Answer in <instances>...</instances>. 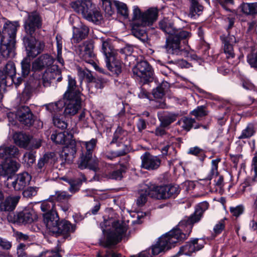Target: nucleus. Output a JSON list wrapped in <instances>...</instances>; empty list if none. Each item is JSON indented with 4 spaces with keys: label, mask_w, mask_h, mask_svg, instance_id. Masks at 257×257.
<instances>
[{
    "label": "nucleus",
    "mask_w": 257,
    "mask_h": 257,
    "mask_svg": "<svg viewBox=\"0 0 257 257\" xmlns=\"http://www.w3.org/2000/svg\"><path fill=\"white\" fill-rule=\"evenodd\" d=\"M141 167L148 170H154L158 169L161 161L158 156H153L149 153H145L141 157Z\"/></svg>",
    "instance_id": "obj_17"
},
{
    "label": "nucleus",
    "mask_w": 257,
    "mask_h": 257,
    "mask_svg": "<svg viewBox=\"0 0 257 257\" xmlns=\"http://www.w3.org/2000/svg\"><path fill=\"white\" fill-rule=\"evenodd\" d=\"M103 9L106 13L109 15H111L113 12V1L111 0H101Z\"/></svg>",
    "instance_id": "obj_56"
},
{
    "label": "nucleus",
    "mask_w": 257,
    "mask_h": 257,
    "mask_svg": "<svg viewBox=\"0 0 257 257\" xmlns=\"http://www.w3.org/2000/svg\"><path fill=\"white\" fill-rule=\"evenodd\" d=\"M169 192V185L159 186L153 187L151 194L152 198L157 199H166L170 198Z\"/></svg>",
    "instance_id": "obj_30"
},
{
    "label": "nucleus",
    "mask_w": 257,
    "mask_h": 257,
    "mask_svg": "<svg viewBox=\"0 0 257 257\" xmlns=\"http://www.w3.org/2000/svg\"><path fill=\"white\" fill-rule=\"evenodd\" d=\"M247 62L251 67L257 69V52L247 56Z\"/></svg>",
    "instance_id": "obj_62"
},
{
    "label": "nucleus",
    "mask_w": 257,
    "mask_h": 257,
    "mask_svg": "<svg viewBox=\"0 0 257 257\" xmlns=\"http://www.w3.org/2000/svg\"><path fill=\"white\" fill-rule=\"evenodd\" d=\"M28 247L24 243H20L17 246V254L18 257L24 256L27 253L25 250L27 249Z\"/></svg>",
    "instance_id": "obj_64"
},
{
    "label": "nucleus",
    "mask_w": 257,
    "mask_h": 257,
    "mask_svg": "<svg viewBox=\"0 0 257 257\" xmlns=\"http://www.w3.org/2000/svg\"><path fill=\"white\" fill-rule=\"evenodd\" d=\"M52 157L50 154H45L39 160L37 167L40 172L44 171L45 168L49 164L50 160L52 159Z\"/></svg>",
    "instance_id": "obj_48"
},
{
    "label": "nucleus",
    "mask_w": 257,
    "mask_h": 257,
    "mask_svg": "<svg viewBox=\"0 0 257 257\" xmlns=\"http://www.w3.org/2000/svg\"><path fill=\"white\" fill-rule=\"evenodd\" d=\"M16 117L22 124L27 126L31 125L34 122L33 114L26 106H21L18 108Z\"/></svg>",
    "instance_id": "obj_20"
},
{
    "label": "nucleus",
    "mask_w": 257,
    "mask_h": 257,
    "mask_svg": "<svg viewBox=\"0 0 257 257\" xmlns=\"http://www.w3.org/2000/svg\"><path fill=\"white\" fill-rule=\"evenodd\" d=\"M55 79H57L58 82L61 81V71L57 65H53L47 68L43 73L42 78V83L44 87H48L50 86L52 81Z\"/></svg>",
    "instance_id": "obj_13"
},
{
    "label": "nucleus",
    "mask_w": 257,
    "mask_h": 257,
    "mask_svg": "<svg viewBox=\"0 0 257 257\" xmlns=\"http://www.w3.org/2000/svg\"><path fill=\"white\" fill-rule=\"evenodd\" d=\"M191 7L190 8V12L189 16L191 18H195L196 16H199L202 13L203 7L200 5L198 0H191Z\"/></svg>",
    "instance_id": "obj_40"
},
{
    "label": "nucleus",
    "mask_w": 257,
    "mask_h": 257,
    "mask_svg": "<svg viewBox=\"0 0 257 257\" xmlns=\"http://www.w3.org/2000/svg\"><path fill=\"white\" fill-rule=\"evenodd\" d=\"M55 59L51 55L44 54L36 59L32 64L33 71H40L45 68L52 66Z\"/></svg>",
    "instance_id": "obj_15"
},
{
    "label": "nucleus",
    "mask_w": 257,
    "mask_h": 257,
    "mask_svg": "<svg viewBox=\"0 0 257 257\" xmlns=\"http://www.w3.org/2000/svg\"><path fill=\"white\" fill-rule=\"evenodd\" d=\"M16 74V69L14 62H8L5 65L3 70H0V80H2L3 76L5 77V81L8 79H12V76H15Z\"/></svg>",
    "instance_id": "obj_31"
},
{
    "label": "nucleus",
    "mask_w": 257,
    "mask_h": 257,
    "mask_svg": "<svg viewBox=\"0 0 257 257\" xmlns=\"http://www.w3.org/2000/svg\"><path fill=\"white\" fill-rule=\"evenodd\" d=\"M158 9L150 8L142 12L137 6L133 8L131 31L136 38L144 41L145 40L146 31L145 27L152 25L158 17Z\"/></svg>",
    "instance_id": "obj_2"
},
{
    "label": "nucleus",
    "mask_w": 257,
    "mask_h": 257,
    "mask_svg": "<svg viewBox=\"0 0 257 257\" xmlns=\"http://www.w3.org/2000/svg\"><path fill=\"white\" fill-rule=\"evenodd\" d=\"M71 7L75 11L81 14L83 17L88 21L98 23L102 20V15L95 10L90 0L72 2Z\"/></svg>",
    "instance_id": "obj_5"
},
{
    "label": "nucleus",
    "mask_w": 257,
    "mask_h": 257,
    "mask_svg": "<svg viewBox=\"0 0 257 257\" xmlns=\"http://www.w3.org/2000/svg\"><path fill=\"white\" fill-rule=\"evenodd\" d=\"M76 152V142L73 140H70L67 145L63 148L61 158L65 163H71L75 157Z\"/></svg>",
    "instance_id": "obj_22"
},
{
    "label": "nucleus",
    "mask_w": 257,
    "mask_h": 257,
    "mask_svg": "<svg viewBox=\"0 0 257 257\" xmlns=\"http://www.w3.org/2000/svg\"><path fill=\"white\" fill-rule=\"evenodd\" d=\"M64 98L67 99V102H65L66 107L64 112V114L66 116H72L76 114L81 108V97Z\"/></svg>",
    "instance_id": "obj_23"
},
{
    "label": "nucleus",
    "mask_w": 257,
    "mask_h": 257,
    "mask_svg": "<svg viewBox=\"0 0 257 257\" xmlns=\"http://www.w3.org/2000/svg\"><path fill=\"white\" fill-rule=\"evenodd\" d=\"M37 218V215L33 209H26L15 216V221L22 224L31 223Z\"/></svg>",
    "instance_id": "obj_21"
},
{
    "label": "nucleus",
    "mask_w": 257,
    "mask_h": 257,
    "mask_svg": "<svg viewBox=\"0 0 257 257\" xmlns=\"http://www.w3.org/2000/svg\"><path fill=\"white\" fill-rule=\"evenodd\" d=\"M76 226L66 220H59L57 224L54 227L50 234L56 237L61 236L66 238L70 236L71 233L74 232Z\"/></svg>",
    "instance_id": "obj_11"
},
{
    "label": "nucleus",
    "mask_w": 257,
    "mask_h": 257,
    "mask_svg": "<svg viewBox=\"0 0 257 257\" xmlns=\"http://www.w3.org/2000/svg\"><path fill=\"white\" fill-rule=\"evenodd\" d=\"M159 27L169 36L166 39L165 47L169 54L181 55L183 49L180 46V42H184L190 37V33L186 31L175 28L173 23L168 19H164L159 22Z\"/></svg>",
    "instance_id": "obj_1"
},
{
    "label": "nucleus",
    "mask_w": 257,
    "mask_h": 257,
    "mask_svg": "<svg viewBox=\"0 0 257 257\" xmlns=\"http://www.w3.org/2000/svg\"><path fill=\"white\" fill-rule=\"evenodd\" d=\"M220 161V158L212 160L211 161V168L209 174L205 179L200 180V181H206L207 182V184H209V181L211 180L213 177L215 176V177H217L218 164Z\"/></svg>",
    "instance_id": "obj_41"
},
{
    "label": "nucleus",
    "mask_w": 257,
    "mask_h": 257,
    "mask_svg": "<svg viewBox=\"0 0 257 257\" xmlns=\"http://www.w3.org/2000/svg\"><path fill=\"white\" fill-rule=\"evenodd\" d=\"M31 60L29 57L24 58L21 62V74L23 77H26L29 74L31 69Z\"/></svg>",
    "instance_id": "obj_49"
},
{
    "label": "nucleus",
    "mask_w": 257,
    "mask_h": 257,
    "mask_svg": "<svg viewBox=\"0 0 257 257\" xmlns=\"http://www.w3.org/2000/svg\"><path fill=\"white\" fill-rule=\"evenodd\" d=\"M222 41L224 53L226 55L227 58H232L234 57L233 45L237 42L236 38L233 35L229 34L227 36L222 35L220 36Z\"/></svg>",
    "instance_id": "obj_19"
},
{
    "label": "nucleus",
    "mask_w": 257,
    "mask_h": 257,
    "mask_svg": "<svg viewBox=\"0 0 257 257\" xmlns=\"http://www.w3.org/2000/svg\"><path fill=\"white\" fill-rule=\"evenodd\" d=\"M222 7L227 11H231V6L234 5V0H217Z\"/></svg>",
    "instance_id": "obj_60"
},
{
    "label": "nucleus",
    "mask_w": 257,
    "mask_h": 257,
    "mask_svg": "<svg viewBox=\"0 0 257 257\" xmlns=\"http://www.w3.org/2000/svg\"><path fill=\"white\" fill-rule=\"evenodd\" d=\"M14 138L15 143L21 148H26L30 142V137L24 133H17Z\"/></svg>",
    "instance_id": "obj_38"
},
{
    "label": "nucleus",
    "mask_w": 257,
    "mask_h": 257,
    "mask_svg": "<svg viewBox=\"0 0 257 257\" xmlns=\"http://www.w3.org/2000/svg\"><path fill=\"white\" fill-rule=\"evenodd\" d=\"M39 188L29 187L23 192V195L27 198H31L37 195Z\"/></svg>",
    "instance_id": "obj_54"
},
{
    "label": "nucleus",
    "mask_w": 257,
    "mask_h": 257,
    "mask_svg": "<svg viewBox=\"0 0 257 257\" xmlns=\"http://www.w3.org/2000/svg\"><path fill=\"white\" fill-rule=\"evenodd\" d=\"M244 209L242 205H239L235 207H230L229 211L232 216L237 217L243 213Z\"/></svg>",
    "instance_id": "obj_58"
},
{
    "label": "nucleus",
    "mask_w": 257,
    "mask_h": 257,
    "mask_svg": "<svg viewBox=\"0 0 257 257\" xmlns=\"http://www.w3.org/2000/svg\"><path fill=\"white\" fill-rule=\"evenodd\" d=\"M119 147H121L120 150L112 151L104 153L102 155L103 157L108 160H112L116 157L124 156L126 154L128 151V148L127 145L121 144L119 145Z\"/></svg>",
    "instance_id": "obj_32"
},
{
    "label": "nucleus",
    "mask_w": 257,
    "mask_h": 257,
    "mask_svg": "<svg viewBox=\"0 0 257 257\" xmlns=\"http://www.w3.org/2000/svg\"><path fill=\"white\" fill-rule=\"evenodd\" d=\"M106 65L108 69L114 74L119 75L121 72L122 64L119 60L114 58L105 60Z\"/></svg>",
    "instance_id": "obj_34"
},
{
    "label": "nucleus",
    "mask_w": 257,
    "mask_h": 257,
    "mask_svg": "<svg viewBox=\"0 0 257 257\" xmlns=\"http://www.w3.org/2000/svg\"><path fill=\"white\" fill-rule=\"evenodd\" d=\"M31 180V176L27 172H23L17 175L12 185L16 191L22 190L29 184Z\"/></svg>",
    "instance_id": "obj_26"
},
{
    "label": "nucleus",
    "mask_w": 257,
    "mask_h": 257,
    "mask_svg": "<svg viewBox=\"0 0 257 257\" xmlns=\"http://www.w3.org/2000/svg\"><path fill=\"white\" fill-rule=\"evenodd\" d=\"M209 204L207 202H202L199 203L196 207L193 214L190 217H185L181 220L178 225L188 236L192 231L193 224L200 220L204 212L208 208Z\"/></svg>",
    "instance_id": "obj_6"
},
{
    "label": "nucleus",
    "mask_w": 257,
    "mask_h": 257,
    "mask_svg": "<svg viewBox=\"0 0 257 257\" xmlns=\"http://www.w3.org/2000/svg\"><path fill=\"white\" fill-rule=\"evenodd\" d=\"M124 133L121 128L118 127L114 134L111 143H118V146H119L120 144H122L120 141L122 140V136H124Z\"/></svg>",
    "instance_id": "obj_53"
},
{
    "label": "nucleus",
    "mask_w": 257,
    "mask_h": 257,
    "mask_svg": "<svg viewBox=\"0 0 257 257\" xmlns=\"http://www.w3.org/2000/svg\"><path fill=\"white\" fill-rule=\"evenodd\" d=\"M59 217L56 211L46 212L43 214V222L47 230L50 233L57 224Z\"/></svg>",
    "instance_id": "obj_27"
},
{
    "label": "nucleus",
    "mask_w": 257,
    "mask_h": 257,
    "mask_svg": "<svg viewBox=\"0 0 257 257\" xmlns=\"http://www.w3.org/2000/svg\"><path fill=\"white\" fill-rule=\"evenodd\" d=\"M23 161L29 166L32 165L35 162V156L32 152H28L24 154Z\"/></svg>",
    "instance_id": "obj_59"
},
{
    "label": "nucleus",
    "mask_w": 257,
    "mask_h": 257,
    "mask_svg": "<svg viewBox=\"0 0 257 257\" xmlns=\"http://www.w3.org/2000/svg\"><path fill=\"white\" fill-rule=\"evenodd\" d=\"M170 197H175L180 192L179 187L177 185H169Z\"/></svg>",
    "instance_id": "obj_63"
},
{
    "label": "nucleus",
    "mask_w": 257,
    "mask_h": 257,
    "mask_svg": "<svg viewBox=\"0 0 257 257\" xmlns=\"http://www.w3.org/2000/svg\"><path fill=\"white\" fill-rule=\"evenodd\" d=\"M80 58L86 63L91 65L96 70L103 73V69L100 68L97 63L93 53V45L91 42H85L79 45L75 50Z\"/></svg>",
    "instance_id": "obj_7"
},
{
    "label": "nucleus",
    "mask_w": 257,
    "mask_h": 257,
    "mask_svg": "<svg viewBox=\"0 0 257 257\" xmlns=\"http://www.w3.org/2000/svg\"><path fill=\"white\" fill-rule=\"evenodd\" d=\"M101 51L105 57L106 60L115 57L116 51L108 41H103L102 43Z\"/></svg>",
    "instance_id": "obj_37"
},
{
    "label": "nucleus",
    "mask_w": 257,
    "mask_h": 257,
    "mask_svg": "<svg viewBox=\"0 0 257 257\" xmlns=\"http://www.w3.org/2000/svg\"><path fill=\"white\" fill-rule=\"evenodd\" d=\"M153 187H149L147 184H144L140 192V196L137 199V203L139 206L143 205L147 201V196H150L152 198V192Z\"/></svg>",
    "instance_id": "obj_33"
},
{
    "label": "nucleus",
    "mask_w": 257,
    "mask_h": 257,
    "mask_svg": "<svg viewBox=\"0 0 257 257\" xmlns=\"http://www.w3.org/2000/svg\"><path fill=\"white\" fill-rule=\"evenodd\" d=\"M187 236L180 227L174 228L162 235L156 244L152 247V253L153 255H157L162 251L168 250L174 244L185 239Z\"/></svg>",
    "instance_id": "obj_4"
},
{
    "label": "nucleus",
    "mask_w": 257,
    "mask_h": 257,
    "mask_svg": "<svg viewBox=\"0 0 257 257\" xmlns=\"http://www.w3.org/2000/svg\"><path fill=\"white\" fill-rule=\"evenodd\" d=\"M53 122L55 126L62 130L66 128L67 126V123L58 115L54 116Z\"/></svg>",
    "instance_id": "obj_57"
},
{
    "label": "nucleus",
    "mask_w": 257,
    "mask_h": 257,
    "mask_svg": "<svg viewBox=\"0 0 257 257\" xmlns=\"http://www.w3.org/2000/svg\"><path fill=\"white\" fill-rule=\"evenodd\" d=\"M97 140L94 139H91L88 142H84L82 145L85 147L86 152L84 156H91L92 155V152L96 146Z\"/></svg>",
    "instance_id": "obj_52"
},
{
    "label": "nucleus",
    "mask_w": 257,
    "mask_h": 257,
    "mask_svg": "<svg viewBox=\"0 0 257 257\" xmlns=\"http://www.w3.org/2000/svg\"><path fill=\"white\" fill-rule=\"evenodd\" d=\"M19 155L18 148L14 145L2 146L0 147V157L5 159L16 158Z\"/></svg>",
    "instance_id": "obj_28"
},
{
    "label": "nucleus",
    "mask_w": 257,
    "mask_h": 257,
    "mask_svg": "<svg viewBox=\"0 0 257 257\" xmlns=\"http://www.w3.org/2000/svg\"><path fill=\"white\" fill-rule=\"evenodd\" d=\"M55 206V202L53 199H50V196L49 198L41 204V209L43 212H49L56 211L54 209Z\"/></svg>",
    "instance_id": "obj_46"
},
{
    "label": "nucleus",
    "mask_w": 257,
    "mask_h": 257,
    "mask_svg": "<svg viewBox=\"0 0 257 257\" xmlns=\"http://www.w3.org/2000/svg\"><path fill=\"white\" fill-rule=\"evenodd\" d=\"M124 172L125 170L122 167L109 173L105 171L102 174V177L108 179L120 180L122 178V173Z\"/></svg>",
    "instance_id": "obj_44"
},
{
    "label": "nucleus",
    "mask_w": 257,
    "mask_h": 257,
    "mask_svg": "<svg viewBox=\"0 0 257 257\" xmlns=\"http://www.w3.org/2000/svg\"><path fill=\"white\" fill-rule=\"evenodd\" d=\"M23 42L28 51L29 57H35L44 50L45 46L43 41L37 40L32 36L24 37Z\"/></svg>",
    "instance_id": "obj_9"
},
{
    "label": "nucleus",
    "mask_w": 257,
    "mask_h": 257,
    "mask_svg": "<svg viewBox=\"0 0 257 257\" xmlns=\"http://www.w3.org/2000/svg\"><path fill=\"white\" fill-rule=\"evenodd\" d=\"M20 165L16 161L11 159H6L0 165V176H6L16 172Z\"/></svg>",
    "instance_id": "obj_24"
},
{
    "label": "nucleus",
    "mask_w": 257,
    "mask_h": 257,
    "mask_svg": "<svg viewBox=\"0 0 257 257\" xmlns=\"http://www.w3.org/2000/svg\"><path fill=\"white\" fill-rule=\"evenodd\" d=\"M205 244V240L202 238H194L180 247L178 253L191 255L193 252L200 250L203 248Z\"/></svg>",
    "instance_id": "obj_14"
},
{
    "label": "nucleus",
    "mask_w": 257,
    "mask_h": 257,
    "mask_svg": "<svg viewBox=\"0 0 257 257\" xmlns=\"http://www.w3.org/2000/svg\"><path fill=\"white\" fill-rule=\"evenodd\" d=\"M195 122V120L193 118L188 117H183L177 122V124L179 125L183 130L188 132L193 126L195 129L199 128L200 125H194Z\"/></svg>",
    "instance_id": "obj_36"
},
{
    "label": "nucleus",
    "mask_w": 257,
    "mask_h": 257,
    "mask_svg": "<svg viewBox=\"0 0 257 257\" xmlns=\"http://www.w3.org/2000/svg\"><path fill=\"white\" fill-rule=\"evenodd\" d=\"M255 133L254 127L253 124L249 123L246 127L242 131L239 139H248L252 137Z\"/></svg>",
    "instance_id": "obj_47"
},
{
    "label": "nucleus",
    "mask_w": 257,
    "mask_h": 257,
    "mask_svg": "<svg viewBox=\"0 0 257 257\" xmlns=\"http://www.w3.org/2000/svg\"><path fill=\"white\" fill-rule=\"evenodd\" d=\"M133 70L134 74L143 79L144 83L151 81L153 79V74L151 67L145 61L138 63Z\"/></svg>",
    "instance_id": "obj_12"
},
{
    "label": "nucleus",
    "mask_w": 257,
    "mask_h": 257,
    "mask_svg": "<svg viewBox=\"0 0 257 257\" xmlns=\"http://www.w3.org/2000/svg\"><path fill=\"white\" fill-rule=\"evenodd\" d=\"M86 181V178L84 175H81V179L77 180H72L69 182L70 187L69 190L71 193H75L79 190V187L82 184L83 181Z\"/></svg>",
    "instance_id": "obj_50"
},
{
    "label": "nucleus",
    "mask_w": 257,
    "mask_h": 257,
    "mask_svg": "<svg viewBox=\"0 0 257 257\" xmlns=\"http://www.w3.org/2000/svg\"><path fill=\"white\" fill-rule=\"evenodd\" d=\"M33 257H61L58 252L46 250L38 254V255H33Z\"/></svg>",
    "instance_id": "obj_61"
},
{
    "label": "nucleus",
    "mask_w": 257,
    "mask_h": 257,
    "mask_svg": "<svg viewBox=\"0 0 257 257\" xmlns=\"http://www.w3.org/2000/svg\"><path fill=\"white\" fill-rule=\"evenodd\" d=\"M70 196L65 191H57L55 192V194L50 196V199H53L54 202H62L68 200Z\"/></svg>",
    "instance_id": "obj_45"
},
{
    "label": "nucleus",
    "mask_w": 257,
    "mask_h": 257,
    "mask_svg": "<svg viewBox=\"0 0 257 257\" xmlns=\"http://www.w3.org/2000/svg\"><path fill=\"white\" fill-rule=\"evenodd\" d=\"M19 27L18 21H8L4 24L0 42V52L3 57L8 58L15 56L16 37Z\"/></svg>",
    "instance_id": "obj_3"
},
{
    "label": "nucleus",
    "mask_w": 257,
    "mask_h": 257,
    "mask_svg": "<svg viewBox=\"0 0 257 257\" xmlns=\"http://www.w3.org/2000/svg\"><path fill=\"white\" fill-rule=\"evenodd\" d=\"M89 32V28L84 24H81L78 27H74L73 37L71 40L74 43H79L85 39Z\"/></svg>",
    "instance_id": "obj_29"
},
{
    "label": "nucleus",
    "mask_w": 257,
    "mask_h": 257,
    "mask_svg": "<svg viewBox=\"0 0 257 257\" xmlns=\"http://www.w3.org/2000/svg\"><path fill=\"white\" fill-rule=\"evenodd\" d=\"M68 138H67L65 132H55L51 136V139L56 144H67L69 143V139L72 140V135L71 134H68Z\"/></svg>",
    "instance_id": "obj_35"
},
{
    "label": "nucleus",
    "mask_w": 257,
    "mask_h": 257,
    "mask_svg": "<svg viewBox=\"0 0 257 257\" xmlns=\"http://www.w3.org/2000/svg\"><path fill=\"white\" fill-rule=\"evenodd\" d=\"M20 199V196L18 195L7 197L0 203V211L5 212L13 211L15 209Z\"/></svg>",
    "instance_id": "obj_25"
},
{
    "label": "nucleus",
    "mask_w": 257,
    "mask_h": 257,
    "mask_svg": "<svg viewBox=\"0 0 257 257\" xmlns=\"http://www.w3.org/2000/svg\"><path fill=\"white\" fill-rule=\"evenodd\" d=\"M127 230V227L125 223L118 221H114L112 223L111 230L107 235L106 241L101 243V245L108 247L117 244L121 240Z\"/></svg>",
    "instance_id": "obj_8"
},
{
    "label": "nucleus",
    "mask_w": 257,
    "mask_h": 257,
    "mask_svg": "<svg viewBox=\"0 0 257 257\" xmlns=\"http://www.w3.org/2000/svg\"><path fill=\"white\" fill-rule=\"evenodd\" d=\"M113 6L116 8L118 14L125 19L128 18V10L126 4L119 1H113Z\"/></svg>",
    "instance_id": "obj_43"
},
{
    "label": "nucleus",
    "mask_w": 257,
    "mask_h": 257,
    "mask_svg": "<svg viewBox=\"0 0 257 257\" xmlns=\"http://www.w3.org/2000/svg\"><path fill=\"white\" fill-rule=\"evenodd\" d=\"M99 159L95 156H82L78 164V167L81 170L88 169L96 172L99 170Z\"/></svg>",
    "instance_id": "obj_16"
},
{
    "label": "nucleus",
    "mask_w": 257,
    "mask_h": 257,
    "mask_svg": "<svg viewBox=\"0 0 257 257\" xmlns=\"http://www.w3.org/2000/svg\"><path fill=\"white\" fill-rule=\"evenodd\" d=\"M82 89L76 84L75 78L68 75V85L67 90L63 95L64 98H78L81 97Z\"/></svg>",
    "instance_id": "obj_18"
},
{
    "label": "nucleus",
    "mask_w": 257,
    "mask_h": 257,
    "mask_svg": "<svg viewBox=\"0 0 257 257\" xmlns=\"http://www.w3.org/2000/svg\"><path fill=\"white\" fill-rule=\"evenodd\" d=\"M167 83H163L155 89H153L152 93L155 98H162L164 95L165 89L167 87Z\"/></svg>",
    "instance_id": "obj_51"
},
{
    "label": "nucleus",
    "mask_w": 257,
    "mask_h": 257,
    "mask_svg": "<svg viewBox=\"0 0 257 257\" xmlns=\"http://www.w3.org/2000/svg\"><path fill=\"white\" fill-rule=\"evenodd\" d=\"M191 114L196 117H202L207 114L205 106L203 105L198 106L196 109L191 112Z\"/></svg>",
    "instance_id": "obj_55"
},
{
    "label": "nucleus",
    "mask_w": 257,
    "mask_h": 257,
    "mask_svg": "<svg viewBox=\"0 0 257 257\" xmlns=\"http://www.w3.org/2000/svg\"><path fill=\"white\" fill-rule=\"evenodd\" d=\"M241 11L246 15H257V3H243L239 6Z\"/></svg>",
    "instance_id": "obj_39"
},
{
    "label": "nucleus",
    "mask_w": 257,
    "mask_h": 257,
    "mask_svg": "<svg viewBox=\"0 0 257 257\" xmlns=\"http://www.w3.org/2000/svg\"><path fill=\"white\" fill-rule=\"evenodd\" d=\"M24 27L26 36H33L36 30L42 27V19L39 14L36 12L28 13L24 21Z\"/></svg>",
    "instance_id": "obj_10"
},
{
    "label": "nucleus",
    "mask_w": 257,
    "mask_h": 257,
    "mask_svg": "<svg viewBox=\"0 0 257 257\" xmlns=\"http://www.w3.org/2000/svg\"><path fill=\"white\" fill-rule=\"evenodd\" d=\"M178 114L175 113H169L168 114L159 116V119L161 125L163 127H167L173 122L176 120Z\"/></svg>",
    "instance_id": "obj_42"
}]
</instances>
